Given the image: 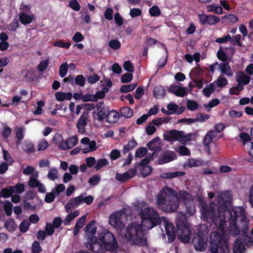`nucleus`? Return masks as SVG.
<instances>
[{"mask_svg":"<svg viewBox=\"0 0 253 253\" xmlns=\"http://www.w3.org/2000/svg\"><path fill=\"white\" fill-rule=\"evenodd\" d=\"M180 200L184 204L192 200L190 194L185 190L177 192L173 189L165 186L157 194L156 205L164 212L171 213L177 211Z\"/></svg>","mask_w":253,"mask_h":253,"instance_id":"f257e3e1","label":"nucleus"},{"mask_svg":"<svg viewBox=\"0 0 253 253\" xmlns=\"http://www.w3.org/2000/svg\"><path fill=\"white\" fill-rule=\"evenodd\" d=\"M85 246L92 252L104 253L107 251H116L118 248V244L114 235L105 230L98 233L96 237H89Z\"/></svg>","mask_w":253,"mask_h":253,"instance_id":"f03ea898","label":"nucleus"},{"mask_svg":"<svg viewBox=\"0 0 253 253\" xmlns=\"http://www.w3.org/2000/svg\"><path fill=\"white\" fill-rule=\"evenodd\" d=\"M232 215L227 217L229 221V233L233 237H236L240 234V229L237 225V221L240 220L241 225V229L245 242H252V237L248 236L249 221L245 215V211L242 207H237L232 213Z\"/></svg>","mask_w":253,"mask_h":253,"instance_id":"7ed1b4c3","label":"nucleus"},{"mask_svg":"<svg viewBox=\"0 0 253 253\" xmlns=\"http://www.w3.org/2000/svg\"><path fill=\"white\" fill-rule=\"evenodd\" d=\"M140 217L141 225L145 229L150 230L160 225L165 216H161L158 211L153 207H145L140 210Z\"/></svg>","mask_w":253,"mask_h":253,"instance_id":"20e7f679","label":"nucleus"},{"mask_svg":"<svg viewBox=\"0 0 253 253\" xmlns=\"http://www.w3.org/2000/svg\"><path fill=\"white\" fill-rule=\"evenodd\" d=\"M143 226L137 222H132L128 225L125 234V237L128 241L136 245L147 247V239L142 230Z\"/></svg>","mask_w":253,"mask_h":253,"instance_id":"39448f33","label":"nucleus"},{"mask_svg":"<svg viewBox=\"0 0 253 253\" xmlns=\"http://www.w3.org/2000/svg\"><path fill=\"white\" fill-rule=\"evenodd\" d=\"M176 234L179 240L183 243H188L190 241L191 230L186 216L178 213L176 219Z\"/></svg>","mask_w":253,"mask_h":253,"instance_id":"423d86ee","label":"nucleus"},{"mask_svg":"<svg viewBox=\"0 0 253 253\" xmlns=\"http://www.w3.org/2000/svg\"><path fill=\"white\" fill-rule=\"evenodd\" d=\"M201 215L204 220L210 221L215 225L217 224L218 219V214L216 211V205L213 201H211L209 204H202L201 207Z\"/></svg>","mask_w":253,"mask_h":253,"instance_id":"0eeeda50","label":"nucleus"},{"mask_svg":"<svg viewBox=\"0 0 253 253\" xmlns=\"http://www.w3.org/2000/svg\"><path fill=\"white\" fill-rule=\"evenodd\" d=\"M211 253H225L228 247V243L223 236L217 232L211 235L210 239Z\"/></svg>","mask_w":253,"mask_h":253,"instance_id":"6e6552de","label":"nucleus"},{"mask_svg":"<svg viewBox=\"0 0 253 253\" xmlns=\"http://www.w3.org/2000/svg\"><path fill=\"white\" fill-rule=\"evenodd\" d=\"M192 134L188 133L185 134L183 131H179L176 129L168 130L164 134V139L169 141L173 142L178 141L182 144H185L188 141L191 140Z\"/></svg>","mask_w":253,"mask_h":253,"instance_id":"1a4fd4ad","label":"nucleus"},{"mask_svg":"<svg viewBox=\"0 0 253 253\" xmlns=\"http://www.w3.org/2000/svg\"><path fill=\"white\" fill-rule=\"evenodd\" d=\"M231 200L230 197L225 194H219L217 198V212L218 214L221 216L231 215L238 207L233 208L231 210L228 209V205Z\"/></svg>","mask_w":253,"mask_h":253,"instance_id":"9d476101","label":"nucleus"},{"mask_svg":"<svg viewBox=\"0 0 253 253\" xmlns=\"http://www.w3.org/2000/svg\"><path fill=\"white\" fill-rule=\"evenodd\" d=\"M177 158L176 154L172 151L167 150L162 153L158 160L159 165H163L170 162Z\"/></svg>","mask_w":253,"mask_h":253,"instance_id":"9b49d317","label":"nucleus"},{"mask_svg":"<svg viewBox=\"0 0 253 253\" xmlns=\"http://www.w3.org/2000/svg\"><path fill=\"white\" fill-rule=\"evenodd\" d=\"M199 21L201 25H213L220 21V18L215 15L199 14Z\"/></svg>","mask_w":253,"mask_h":253,"instance_id":"f8f14e48","label":"nucleus"},{"mask_svg":"<svg viewBox=\"0 0 253 253\" xmlns=\"http://www.w3.org/2000/svg\"><path fill=\"white\" fill-rule=\"evenodd\" d=\"M165 228L166 234L168 236L169 242H172L176 238V230L174 225L171 223L169 222L165 217Z\"/></svg>","mask_w":253,"mask_h":253,"instance_id":"ddd939ff","label":"nucleus"},{"mask_svg":"<svg viewBox=\"0 0 253 253\" xmlns=\"http://www.w3.org/2000/svg\"><path fill=\"white\" fill-rule=\"evenodd\" d=\"M192 243L197 251H204L206 249V243L204 238L199 234L194 236L192 239Z\"/></svg>","mask_w":253,"mask_h":253,"instance_id":"4468645a","label":"nucleus"},{"mask_svg":"<svg viewBox=\"0 0 253 253\" xmlns=\"http://www.w3.org/2000/svg\"><path fill=\"white\" fill-rule=\"evenodd\" d=\"M109 223L119 231L122 230L125 226V225L121 221L120 216L116 213H112L110 215Z\"/></svg>","mask_w":253,"mask_h":253,"instance_id":"2eb2a0df","label":"nucleus"},{"mask_svg":"<svg viewBox=\"0 0 253 253\" xmlns=\"http://www.w3.org/2000/svg\"><path fill=\"white\" fill-rule=\"evenodd\" d=\"M88 116V112H84L77 122V127L79 132L80 133L83 134L85 132V127L87 125Z\"/></svg>","mask_w":253,"mask_h":253,"instance_id":"dca6fc26","label":"nucleus"},{"mask_svg":"<svg viewBox=\"0 0 253 253\" xmlns=\"http://www.w3.org/2000/svg\"><path fill=\"white\" fill-rule=\"evenodd\" d=\"M83 195L72 198L65 205V209L67 212H68L72 208L80 205L83 203Z\"/></svg>","mask_w":253,"mask_h":253,"instance_id":"f3484780","label":"nucleus"},{"mask_svg":"<svg viewBox=\"0 0 253 253\" xmlns=\"http://www.w3.org/2000/svg\"><path fill=\"white\" fill-rule=\"evenodd\" d=\"M53 140L56 144H57L60 141H61L58 145V148L59 149L61 150H67L68 149H70L67 141H64L62 135L58 133L56 134L54 136Z\"/></svg>","mask_w":253,"mask_h":253,"instance_id":"a211bd4d","label":"nucleus"},{"mask_svg":"<svg viewBox=\"0 0 253 253\" xmlns=\"http://www.w3.org/2000/svg\"><path fill=\"white\" fill-rule=\"evenodd\" d=\"M95 221L91 220L87 224L84 228V231L87 234V239L90 237H96L95 234L96 233L97 228L95 227Z\"/></svg>","mask_w":253,"mask_h":253,"instance_id":"6ab92c4d","label":"nucleus"},{"mask_svg":"<svg viewBox=\"0 0 253 253\" xmlns=\"http://www.w3.org/2000/svg\"><path fill=\"white\" fill-rule=\"evenodd\" d=\"M218 216V221L217 222V224L216 225H217L218 222H219L218 226V229L220 231L224 232L225 229L227 226V222L228 220V219H227V217L229 218V215H223V214L221 216H220L219 214Z\"/></svg>","mask_w":253,"mask_h":253,"instance_id":"aec40b11","label":"nucleus"},{"mask_svg":"<svg viewBox=\"0 0 253 253\" xmlns=\"http://www.w3.org/2000/svg\"><path fill=\"white\" fill-rule=\"evenodd\" d=\"M19 18L21 23L26 25L31 23L34 20L35 17L33 14L29 15L24 12H20L19 14Z\"/></svg>","mask_w":253,"mask_h":253,"instance_id":"412c9836","label":"nucleus"},{"mask_svg":"<svg viewBox=\"0 0 253 253\" xmlns=\"http://www.w3.org/2000/svg\"><path fill=\"white\" fill-rule=\"evenodd\" d=\"M120 114L114 110L109 111L107 115V121L109 123H116L120 118Z\"/></svg>","mask_w":253,"mask_h":253,"instance_id":"4be33fe9","label":"nucleus"},{"mask_svg":"<svg viewBox=\"0 0 253 253\" xmlns=\"http://www.w3.org/2000/svg\"><path fill=\"white\" fill-rule=\"evenodd\" d=\"M218 69L222 73L227 75L228 77L232 76L233 75L229 64L227 62H222L219 64Z\"/></svg>","mask_w":253,"mask_h":253,"instance_id":"5701e85b","label":"nucleus"},{"mask_svg":"<svg viewBox=\"0 0 253 253\" xmlns=\"http://www.w3.org/2000/svg\"><path fill=\"white\" fill-rule=\"evenodd\" d=\"M55 98L58 101H63L65 100H70L73 97L72 92H57L55 94Z\"/></svg>","mask_w":253,"mask_h":253,"instance_id":"b1692460","label":"nucleus"},{"mask_svg":"<svg viewBox=\"0 0 253 253\" xmlns=\"http://www.w3.org/2000/svg\"><path fill=\"white\" fill-rule=\"evenodd\" d=\"M244 249L242 239L240 238H237L233 247V253H243Z\"/></svg>","mask_w":253,"mask_h":253,"instance_id":"393cba45","label":"nucleus"},{"mask_svg":"<svg viewBox=\"0 0 253 253\" xmlns=\"http://www.w3.org/2000/svg\"><path fill=\"white\" fill-rule=\"evenodd\" d=\"M185 174V172L183 171L164 172L161 174L160 177L162 178L165 179H170L174 177L182 176L184 175Z\"/></svg>","mask_w":253,"mask_h":253,"instance_id":"a878e982","label":"nucleus"},{"mask_svg":"<svg viewBox=\"0 0 253 253\" xmlns=\"http://www.w3.org/2000/svg\"><path fill=\"white\" fill-rule=\"evenodd\" d=\"M251 78L245 74L243 72H240L239 75L236 77V81L238 83L242 84L243 85H247L249 84Z\"/></svg>","mask_w":253,"mask_h":253,"instance_id":"bb28decb","label":"nucleus"},{"mask_svg":"<svg viewBox=\"0 0 253 253\" xmlns=\"http://www.w3.org/2000/svg\"><path fill=\"white\" fill-rule=\"evenodd\" d=\"M153 94L156 98H161L165 96L166 91L163 86L158 85L155 87Z\"/></svg>","mask_w":253,"mask_h":253,"instance_id":"cd10ccee","label":"nucleus"},{"mask_svg":"<svg viewBox=\"0 0 253 253\" xmlns=\"http://www.w3.org/2000/svg\"><path fill=\"white\" fill-rule=\"evenodd\" d=\"M137 145V143L135 140L132 139L128 141L127 143L124 146L123 153L124 154H126L129 151L132 150Z\"/></svg>","mask_w":253,"mask_h":253,"instance_id":"c85d7f7f","label":"nucleus"},{"mask_svg":"<svg viewBox=\"0 0 253 253\" xmlns=\"http://www.w3.org/2000/svg\"><path fill=\"white\" fill-rule=\"evenodd\" d=\"M133 112L132 109L128 107H123L120 110V117H123L125 118H129L132 116Z\"/></svg>","mask_w":253,"mask_h":253,"instance_id":"c756f323","label":"nucleus"},{"mask_svg":"<svg viewBox=\"0 0 253 253\" xmlns=\"http://www.w3.org/2000/svg\"><path fill=\"white\" fill-rule=\"evenodd\" d=\"M109 108L108 106H104L102 107L97 113L98 120L102 121L105 118L107 119V115L109 112Z\"/></svg>","mask_w":253,"mask_h":253,"instance_id":"7c9ffc66","label":"nucleus"},{"mask_svg":"<svg viewBox=\"0 0 253 253\" xmlns=\"http://www.w3.org/2000/svg\"><path fill=\"white\" fill-rule=\"evenodd\" d=\"M80 214L79 211L76 210L74 212H71L68 214L65 219H64L63 223L65 225H68L70 223L72 220H73L75 217H77Z\"/></svg>","mask_w":253,"mask_h":253,"instance_id":"2f4dec72","label":"nucleus"},{"mask_svg":"<svg viewBox=\"0 0 253 253\" xmlns=\"http://www.w3.org/2000/svg\"><path fill=\"white\" fill-rule=\"evenodd\" d=\"M222 19L226 20V21H224V22L227 24L235 23L238 20L237 16L233 14L225 15L222 17Z\"/></svg>","mask_w":253,"mask_h":253,"instance_id":"473e14b6","label":"nucleus"},{"mask_svg":"<svg viewBox=\"0 0 253 253\" xmlns=\"http://www.w3.org/2000/svg\"><path fill=\"white\" fill-rule=\"evenodd\" d=\"M184 205L186 207V212L189 214V215H193L196 211L193 201L191 200L184 204Z\"/></svg>","mask_w":253,"mask_h":253,"instance_id":"72a5a7b5","label":"nucleus"},{"mask_svg":"<svg viewBox=\"0 0 253 253\" xmlns=\"http://www.w3.org/2000/svg\"><path fill=\"white\" fill-rule=\"evenodd\" d=\"M23 128L22 127H16L15 129V136L17 138V144H20L24 138Z\"/></svg>","mask_w":253,"mask_h":253,"instance_id":"f704fd0d","label":"nucleus"},{"mask_svg":"<svg viewBox=\"0 0 253 253\" xmlns=\"http://www.w3.org/2000/svg\"><path fill=\"white\" fill-rule=\"evenodd\" d=\"M215 91V86L213 83H211L203 89V93L207 97H209Z\"/></svg>","mask_w":253,"mask_h":253,"instance_id":"c9c22d12","label":"nucleus"},{"mask_svg":"<svg viewBox=\"0 0 253 253\" xmlns=\"http://www.w3.org/2000/svg\"><path fill=\"white\" fill-rule=\"evenodd\" d=\"M10 188H11V186L2 188L0 192L1 196L4 198H7L11 196L13 194L14 191Z\"/></svg>","mask_w":253,"mask_h":253,"instance_id":"e433bc0d","label":"nucleus"},{"mask_svg":"<svg viewBox=\"0 0 253 253\" xmlns=\"http://www.w3.org/2000/svg\"><path fill=\"white\" fill-rule=\"evenodd\" d=\"M4 226L7 228V229L10 232L15 231L17 228L15 221L12 218H10L7 220L4 224Z\"/></svg>","mask_w":253,"mask_h":253,"instance_id":"4c0bfd02","label":"nucleus"},{"mask_svg":"<svg viewBox=\"0 0 253 253\" xmlns=\"http://www.w3.org/2000/svg\"><path fill=\"white\" fill-rule=\"evenodd\" d=\"M116 178L117 180L124 183L131 178V176H129V174H128V172H125L123 174L117 173Z\"/></svg>","mask_w":253,"mask_h":253,"instance_id":"58836bf2","label":"nucleus"},{"mask_svg":"<svg viewBox=\"0 0 253 253\" xmlns=\"http://www.w3.org/2000/svg\"><path fill=\"white\" fill-rule=\"evenodd\" d=\"M210 118V116L206 113H198L196 115V118L194 119L195 122L204 123Z\"/></svg>","mask_w":253,"mask_h":253,"instance_id":"ea45409f","label":"nucleus"},{"mask_svg":"<svg viewBox=\"0 0 253 253\" xmlns=\"http://www.w3.org/2000/svg\"><path fill=\"white\" fill-rule=\"evenodd\" d=\"M137 84H130L121 86L120 91L122 93H127L132 91L137 86Z\"/></svg>","mask_w":253,"mask_h":253,"instance_id":"a19ab883","label":"nucleus"},{"mask_svg":"<svg viewBox=\"0 0 253 253\" xmlns=\"http://www.w3.org/2000/svg\"><path fill=\"white\" fill-rule=\"evenodd\" d=\"M69 68V65L67 62L62 63L59 68V75L64 78L66 75Z\"/></svg>","mask_w":253,"mask_h":253,"instance_id":"79ce46f5","label":"nucleus"},{"mask_svg":"<svg viewBox=\"0 0 253 253\" xmlns=\"http://www.w3.org/2000/svg\"><path fill=\"white\" fill-rule=\"evenodd\" d=\"M12 204L9 201H6L3 206V209L6 215L10 216L12 212Z\"/></svg>","mask_w":253,"mask_h":253,"instance_id":"37998d69","label":"nucleus"},{"mask_svg":"<svg viewBox=\"0 0 253 253\" xmlns=\"http://www.w3.org/2000/svg\"><path fill=\"white\" fill-rule=\"evenodd\" d=\"M85 79L82 75H79L75 78V85H78L80 86H84L85 84Z\"/></svg>","mask_w":253,"mask_h":253,"instance_id":"c03bdc74","label":"nucleus"},{"mask_svg":"<svg viewBox=\"0 0 253 253\" xmlns=\"http://www.w3.org/2000/svg\"><path fill=\"white\" fill-rule=\"evenodd\" d=\"M149 14L151 16L157 17L161 14V11L159 7L157 5H154L149 10Z\"/></svg>","mask_w":253,"mask_h":253,"instance_id":"a18cd8bd","label":"nucleus"},{"mask_svg":"<svg viewBox=\"0 0 253 253\" xmlns=\"http://www.w3.org/2000/svg\"><path fill=\"white\" fill-rule=\"evenodd\" d=\"M152 168L150 166H145L143 167H141L140 172V174L143 176V177H146L148 175H149L152 171Z\"/></svg>","mask_w":253,"mask_h":253,"instance_id":"49530a36","label":"nucleus"},{"mask_svg":"<svg viewBox=\"0 0 253 253\" xmlns=\"http://www.w3.org/2000/svg\"><path fill=\"white\" fill-rule=\"evenodd\" d=\"M66 141L69 149H71L78 143V139L77 136H73L68 138Z\"/></svg>","mask_w":253,"mask_h":253,"instance_id":"de8ad7c7","label":"nucleus"},{"mask_svg":"<svg viewBox=\"0 0 253 253\" xmlns=\"http://www.w3.org/2000/svg\"><path fill=\"white\" fill-rule=\"evenodd\" d=\"M49 65L48 59L41 61L38 66H37V69L40 72H43L46 69Z\"/></svg>","mask_w":253,"mask_h":253,"instance_id":"09e8293b","label":"nucleus"},{"mask_svg":"<svg viewBox=\"0 0 253 253\" xmlns=\"http://www.w3.org/2000/svg\"><path fill=\"white\" fill-rule=\"evenodd\" d=\"M108 45L110 48L114 50L119 49L121 46L120 42L117 40H110L109 42Z\"/></svg>","mask_w":253,"mask_h":253,"instance_id":"8fccbe9b","label":"nucleus"},{"mask_svg":"<svg viewBox=\"0 0 253 253\" xmlns=\"http://www.w3.org/2000/svg\"><path fill=\"white\" fill-rule=\"evenodd\" d=\"M108 164L109 162L107 159L105 158L100 159L99 160H98V161H97V163L95 166V168L96 169V170H99L102 167L106 166Z\"/></svg>","mask_w":253,"mask_h":253,"instance_id":"3c124183","label":"nucleus"},{"mask_svg":"<svg viewBox=\"0 0 253 253\" xmlns=\"http://www.w3.org/2000/svg\"><path fill=\"white\" fill-rule=\"evenodd\" d=\"M30 223L27 220H23L19 225V229L22 233H25L29 229Z\"/></svg>","mask_w":253,"mask_h":253,"instance_id":"603ef678","label":"nucleus"},{"mask_svg":"<svg viewBox=\"0 0 253 253\" xmlns=\"http://www.w3.org/2000/svg\"><path fill=\"white\" fill-rule=\"evenodd\" d=\"M187 107L189 110L193 111L198 109L199 105L196 101L192 100H189L187 102Z\"/></svg>","mask_w":253,"mask_h":253,"instance_id":"864d4df0","label":"nucleus"},{"mask_svg":"<svg viewBox=\"0 0 253 253\" xmlns=\"http://www.w3.org/2000/svg\"><path fill=\"white\" fill-rule=\"evenodd\" d=\"M132 73H126L122 75L121 81L122 83H129L132 80Z\"/></svg>","mask_w":253,"mask_h":253,"instance_id":"5fc2aeb1","label":"nucleus"},{"mask_svg":"<svg viewBox=\"0 0 253 253\" xmlns=\"http://www.w3.org/2000/svg\"><path fill=\"white\" fill-rule=\"evenodd\" d=\"M54 46L57 47H60L62 48H65L66 49H68L70 47L71 45V43L70 42H64L62 40L57 41L54 42Z\"/></svg>","mask_w":253,"mask_h":253,"instance_id":"6e6d98bb","label":"nucleus"},{"mask_svg":"<svg viewBox=\"0 0 253 253\" xmlns=\"http://www.w3.org/2000/svg\"><path fill=\"white\" fill-rule=\"evenodd\" d=\"M10 188L14 191L13 193H22L24 191V185L22 183H19L14 186H11Z\"/></svg>","mask_w":253,"mask_h":253,"instance_id":"4d7b16f0","label":"nucleus"},{"mask_svg":"<svg viewBox=\"0 0 253 253\" xmlns=\"http://www.w3.org/2000/svg\"><path fill=\"white\" fill-rule=\"evenodd\" d=\"M228 84L227 79L222 75H220L216 81L217 85L220 87H223Z\"/></svg>","mask_w":253,"mask_h":253,"instance_id":"13d9d810","label":"nucleus"},{"mask_svg":"<svg viewBox=\"0 0 253 253\" xmlns=\"http://www.w3.org/2000/svg\"><path fill=\"white\" fill-rule=\"evenodd\" d=\"M123 67L125 70L129 73H133L134 72V67L131 62L129 60L125 62Z\"/></svg>","mask_w":253,"mask_h":253,"instance_id":"bf43d9fd","label":"nucleus"},{"mask_svg":"<svg viewBox=\"0 0 253 253\" xmlns=\"http://www.w3.org/2000/svg\"><path fill=\"white\" fill-rule=\"evenodd\" d=\"M147 149L145 147H140L135 152V157L137 158H142L144 157L147 153Z\"/></svg>","mask_w":253,"mask_h":253,"instance_id":"052dcab7","label":"nucleus"},{"mask_svg":"<svg viewBox=\"0 0 253 253\" xmlns=\"http://www.w3.org/2000/svg\"><path fill=\"white\" fill-rule=\"evenodd\" d=\"M187 94V88L185 87H178V89H176L175 95L178 97H184Z\"/></svg>","mask_w":253,"mask_h":253,"instance_id":"680f3d73","label":"nucleus"},{"mask_svg":"<svg viewBox=\"0 0 253 253\" xmlns=\"http://www.w3.org/2000/svg\"><path fill=\"white\" fill-rule=\"evenodd\" d=\"M23 150L28 153H33L35 151L34 145L31 142L26 143L23 146Z\"/></svg>","mask_w":253,"mask_h":253,"instance_id":"e2e57ef3","label":"nucleus"},{"mask_svg":"<svg viewBox=\"0 0 253 253\" xmlns=\"http://www.w3.org/2000/svg\"><path fill=\"white\" fill-rule=\"evenodd\" d=\"M241 36L240 35H236L232 37H231L230 41L233 44H236L239 46H241L242 44L241 42Z\"/></svg>","mask_w":253,"mask_h":253,"instance_id":"0e129e2a","label":"nucleus"},{"mask_svg":"<svg viewBox=\"0 0 253 253\" xmlns=\"http://www.w3.org/2000/svg\"><path fill=\"white\" fill-rule=\"evenodd\" d=\"M55 195L56 194L53 191L52 192L47 193L44 198L45 202L47 203H52L54 201Z\"/></svg>","mask_w":253,"mask_h":253,"instance_id":"69168bd1","label":"nucleus"},{"mask_svg":"<svg viewBox=\"0 0 253 253\" xmlns=\"http://www.w3.org/2000/svg\"><path fill=\"white\" fill-rule=\"evenodd\" d=\"M39 183V181L37 180V175L35 176L34 174L30 177L28 184L31 187H36L38 186Z\"/></svg>","mask_w":253,"mask_h":253,"instance_id":"338daca9","label":"nucleus"},{"mask_svg":"<svg viewBox=\"0 0 253 253\" xmlns=\"http://www.w3.org/2000/svg\"><path fill=\"white\" fill-rule=\"evenodd\" d=\"M99 80L100 77L96 74H94L92 76H89L87 77V82L90 84H95L98 82Z\"/></svg>","mask_w":253,"mask_h":253,"instance_id":"774afa93","label":"nucleus"}]
</instances>
